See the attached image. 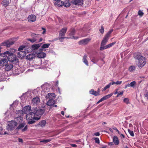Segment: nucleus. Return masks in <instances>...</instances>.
Wrapping results in <instances>:
<instances>
[{"label":"nucleus","instance_id":"obj_63","mask_svg":"<svg viewBox=\"0 0 148 148\" xmlns=\"http://www.w3.org/2000/svg\"><path fill=\"white\" fill-rule=\"evenodd\" d=\"M18 141L19 142H21L22 143L23 142V140L21 138H19L18 139Z\"/></svg>","mask_w":148,"mask_h":148},{"label":"nucleus","instance_id":"obj_50","mask_svg":"<svg viewBox=\"0 0 148 148\" xmlns=\"http://www.w3.org/2000/svg\"><path fill=\"white\" fill-rule=\"evenodd\" d=\"M27 126H25L24 128L23 129H21V130L22 132H24L27 129Z\"/></svg>","mask_w":148,"mask_h":148},{"label":"nucleus","instance_id":"obj_25","mask_svg":"<svg viewBox=\"0 0 148 148\" xmlns=\"http://www.w3.org/2000/svg\"><path fill=\"white\" fill-rule=\"evenodd\" d=\"M112 93H111L106 95L105 96L101 98L103 101L106 100L111 97L113 95Z\"/></svg>","mask_w":148,"mask_h":148},{"label":"nucleus","instance_id":"obj_57","mask_svg":"<svg viewBox=\"0 0 148 148\" xmlns=\"http://www.w3.org/2000/svg\"><path fill=\"white\" fill-rule=\"evenodd\" d=\"M95 135L97 136H98L100 135V134L99 132H97L95 133Z\"/></svg>","mask_w":148,"mask_h":148},{"label":"nucleus","instance_id":"obj_38","mask_svg":"<svg viewBox=\"0 0 148 148\" xmlns=\"http://www.w3.org/2000/svg\"><path fill=\"white\" fill-rule=\"evenodd\" d=\"M18 104V101H16L13 102V103L11 105V106L13 107L14 108L15 107H16V106H17Z\"/></svg>","mask_w":148,"mask_h":148},{"label":"nucleus","instance_id":"obj_44","mask_svg":"<svg viewBox=\"0 0 148 148\" xmlns=\"http://www.w3.org/2000/svg\"><path fill=\"white\" fill-rule=\"evenodd\" d=\"M100 32L103 34L104 32V29L103 26H101V28L99 29Z\"/></svg>","mask_w":148,"mask_h":148},{"label":"nucleus","instance_id":"obj_55","mask_svg":"<svg viewBox=\"0 0 148 148\" xmlns=\"http://www.w3.org/2000/svg\"><path fill=\"white\" fill-rule=\"evenodd\" d=\"M58 83H59V82H58V81H56L55 86L57 87H58Z\"/></svg>","mask_w":148,"mask_h":148},{"label":"nucleus","instance_id":"obj_62","mask_svg":"<svg viewBox=\"0 0 148 148\" xmlns=\"http://www.w3.org/2000/svg\"><path fill=\"white\" fill-rule=\"evenodd\" d=\"M42 29L44 30L42 32V34H44L46 31V29L43 28H42Z\"/></svg>","mask_w":148,"mask_h":148},{"label":"nucleus","instance_id":"obj_27","mask_svg":"<svg viewBox=\"0 0 148 148\" xmlns=\"http://www.w3.org/2000/svg\"><path fill=\"white\" fill-rule=\"evenodd\" d=\"M89 93L91 94L94 95L95 96L99 95L97 91H95L93 89H91L89 91Z\"/></svg>","mask_w":148,"mask_h":148},{"label":"nucleus","instance_id":"obj_47","mask_svg":"<svg viewBox=\"0 0 148 148\" xmlns=\"http://www.w3.org/2000/svg\"><path fill=\"white\" fill-rule=\"evenodd\" d=\"M25 46H22L18 48V50L22 51V50L23 49L25 48Z\"/></svg>","mask_w":148,"mask_h":148},{"label":"nucleus","instance_id":"obj_22","mask_svg":"<svg viewBox=\"0 0 148 148\" xmlns=\"http://www.w3.org/2000/svg\"><path fill=\"white\" fill-rule=\"evenodd\" d=\"M46 54L44 52H39L37 54V57L40 58H42L45 57Z\"/></svg>","mask_w":148,"mask_h":148},{"label":"nucleus","instance_id":"obj_40","mask_svg":"<svg viewBox=\"0 0 148 148\" xmlns=\"http://www.w3.org/2000/svg\"><path fill=\"white\" fill-rule=\"evenodd\" d=\"M112 32V29L110 30L109 32H108L106 34L105 36L109 38L110 36V34Z\"/></svg>","mask_w":148,"mask_h":148},{"label":"nucleus","instance_id":"obj_4","mask_svg":"<svg viewBox=\"0 0 148 148\" xmlns=\"http://www.w3.org/2000/svg\"><path fill=\"white\" fill-rule=\"evenodd\" d=\"M136 59L138 60L137 65L138 67H143L145 64L146 61L145 57L139 54L137 55Z\"/></svg>","mask_w":148,"mask_h":148},{"label":"nucleus","instance_id":"obj_16","mask_svg":"<svg viewBox=\"0 0 148 148\" xmlns=\"http://www.w3.org/2000/svg\"><path fill=\"white\" fill-rule=\"evenodd\" d=\"M75 30L74 29H71L70 30V32L69 34V35L72 36V37H71V38H74L75 39H77L78 38V37H77V38H75L74 36V35L75 34Z\"/></svg>","mask_w":148,"mask_h":148},{"label":"nucleus","instance_id":"obj_32","mask_svg":"<svg viewBox=\"0 0 148 148\" xmlns=\"http://www.w3.org/2000/svg\"><path fill=\"white\" fill-rule=\"evenodd\" d=\"M46 122L45 120H43L41 121L40 123V126L42 127H44L45 126Z\"/></svg>","mask_w":148,"mask_h":148},{"label":"nucleus","instance_id":"obj_51","mask_svg":"<svg viewBox=\"0 0 148 148\" xmlns=\"http://www.w3.org/2000/svg\"><path fill=\"white\" fill-rule=\"evenodd\" d=\"M30 121H29L28 123L29 124H31L34 123L35 122V121L32 120H29Z\"/></svg>","mask_w":148,"mask_h":148},{"label":"nucleus","instance_id":"obj_29","mask_svg":"<svg viewBox=\"0 0 148 148\" xmlns=\"http://www.w3.org/2000/svg\"><path fill=\"white\" fill-rule=\"evenodd\" d=\"M34 56L33 54H29L26 56V58L29 60L32 59L34 58Z\"/></svg>","mask_w":148,"mask_h":148},{"label":"nucleus","instance_id":"obj_59","mask_svg":"<svg viewBox=\"0 0 148 148\" xmlns=\"http://www.w3.org/2000/svg\"><path fill=\"white\" fill-rule=\"evenodd\" d=\"M103 101L102 100V99L101 98L98 101H97V104H98L99 103H100V102H102Z\"/></svg>","mask_w":148,"mask_h":148},{"label":"nucleus","instance_id":"obj_34","mask_svg":"<svg viewBox=\"0 0 148 148\" xmlns=\"http://www.w3.org/2000/svg\"><path fill=\"white\" fill-rule=\"evenodd\" d=\"M136 82L135 81H134L131 82L130 84H129L130 86L134 88V86L136 85Z\"/></svg>","mask_w":148,"mask_h":148},{"label":"nucleus","instance_id":"obj_64","mask_svg":"<svg viewBox=\"0 0 148 148\" xmlns=\"http://www.w3.org/2000/svg\"><path fill=\"white\" fill-rule=\"evenodd\" d=\"M128 87H130L129 84L125 85V88L126 89Z\"/></svg>","mask_w":148,"mask_h":148},{"label":"nucleus","instance_id":"obj_14","mask_svg":"<svg viewBox=\"0 0 148 148\" xmlns=\"http://www.w3.org/2000/svg\"><path fill=\"white\" fill-rule=\"evenodd\" d=\"M42 88L41 92L42 94L45 95L46 92V84H44L41 86Z\"/></svg>","mask_w":148,"mask_h":148},{"label":"nucleus","instance_id":"obj_52","mask_svg":"<svg viewBox=\"0 0 148 148\" xmlns=\"http://www.w3.org/2000/svg\"><path fill=\"white\" fill-rule=\"evenodd\" d=\"M42 49H43L44 48H46V44H44L42 46Z\"/></svg>","mask_w":148,"mask_h":148},{"label":"nucleus","instance_id":"obj_58","mask_svg":"<svg viewBox=\"0 0 148 148\" xmlns=\"http://www.w3.org/2000/svg\"><path fill=\"white\" fill-rule=\"evenodd\" d=\"M145 95V97L148 99V92H147Z\"/></svg>","mask_w":148,"mask_h":148},{"label":"nucleus","instance_id":"obj_41","mask_svg":"<svg viewBox=\"0 0 148 148\" xmlns=\"http://www.w3.org/2000/svg\"><path fill=\"white\" fill-rule=\"evenodd\" d=\"M116 43V42H114L110 44H109L108 45H107V46L108 47V48H109L111 47H112L113 45L115 44Z\"/></svg>","mask_w":148,"mask_h":148},{"label":"nucleus","instance_id":"obj_49","mask_svg":"<svg viewBox=\"0 0 148 148\" xmlns=\"http://www.w3.org/2000/svg\"><path fill=\"white\" fill-rule=\"evenodd\" d=\"M123 91L121 92H119V93L118 92V94L116 96V97H119V96L120 95H122L123 94Z\"/></svg>","mask_w":148,"mask_h":148},{"label":"nucleus","instance_id":"obj_60","mask_svg":"<svg viewBox=\"0 0 148 148\" xmlns=\"http://www.w3.org/2000/svg\"><path fill=\"white\" fill-rule=\"evenodd\" d=\"M100 89L99 88H98L97 89V92L98 93V94L99 95H100Z\"/></svg>","mask_w":148,"mask_h":148},{"label":"nucleus","instance_id":"obj_28","mask_svg":"<svg viewBox=\"0 0 148 148\" xmlns=\"http://www.w3.org/2000/svg\"><path fill=\"white\" fill-rule=\"evenodd\" d=\"M70 5V1H65V2H64V5L66 7H69Z\"/></svg>","mask_w":148,"mask_h":148},{"label":"nucleus","instance_id":"obj_33","mask_svg":"<svg viewBox=\"0 0 148 148\" xmlns=\"http://www.w3.org/2000/svg\"><path fill=\"white\" fill-rule=\"evenodd\" d=\"M16 119L19 123H21L23 121V118L21 116H18L16 117Z\"/></svg>","mask_w":148,"mask_h":148},{"label":"nucleus","instance_id":"obj_17","mask_svg":"<svg viewBox=\"0 0 148 148\" xmlns=\"http://www.w3.org/2000/svg\"><path fill=\"white\" fill-rule=\"evenodd\" d=\"M48 96L49 99H54L56 97L55 94L53 92L48 93Z\"/></svg>","mask_w":148,"mask_h":148},{"label":"nucleus","instance_id":"obj_53","mask_svg":"<svg viewBox=\"0 0 148 148\" xmlns=\"http://www.w3.org/2000/svg\"><path fill=\"white\" fill-rule=\"evenodd\" d=\"M103 46H101V47L100 48V50L102 51L104 49V48H103Z\"/></svg>","mask_w":148,"mask_h":148},{"label":"nucleus","instance_id":"obj_30","mask_svg":"<svg viewBox=\"0 0 148 148\" xmlns=\"http://www.w3.org/2000/svg\"><path fill=\"white\" fill-rule=\"evenodd\" d=\"M25 124V122L23 121L22 123L20 124L18 126L17 128L18 129H21V128L23 127Z\"/></svg>","mask_w":148,"mask_h":148},{"label":"nucleus","instance_id":"obj_15","mask_svg":"<svg viewBox=\"0 0 148 148\" xmlns=\"http://www.w3.org/2000/svg\"><path fill=\"white\" fill-rule=\"evenodd\" d=\"M109 38L105 36L101 43V46H104L108 42Z\"/></svg>","mask_w":148,"mask_h":148},{"label":"nucleus","instance_id":"obj_13","mask_svg":"<svg viewBox=\"0 0 148 148\" xmlns=\"http://www.w3.org/2000/svg\"><path fill=\"white\" fill-rule=\"evenodd\" d=\"M55 3V5H57L58 7H62L64 5V2L60 0H57Z\"/></svg>","mask_w":148,"mask_h":148},{"label":"nucleus","instance_id":"obj_6","mask_svg":"<svg viewBox=\"0 0 148 148\" xmlns=\"http://www.w3.org/2000/svg\"><path fill=\"white\" fill-rule=\"evenodd\" d=\"M17 125V122L12 120L9 122L8 126L7 127V129L8 130H12L16 127Z\"/></svg>","mask_w":148,"mask_h":148},{"label":"nucleus","instance_id":"obj_35","mask_svg":"<svg viewBox=\"0 0 148 148\" xmlns=\"http://www.w3.org/2000/svg\"><path fill=\"white\" fill-rule=\"evenodd\" d=\"M16 112V114H18L19 116H21V115H23V110H18V111H17Z\"/></svg>","mask_w":148,"mask_h":148},{"label":"nucleus","instance_id":"obj_61","mask_svg":"<svg viewBox=\"0 0 148 148\" xmlns=\"http://www.w3.org/2000/svg\"><path fill=\"white\" fill-rule=\"evenodd\" d=\"M53 53V51L52 50H50L49 51H48L47 52V53H51L52 54Z\"/></svg>","mask_w":148,"mask_h":148},{"label":"nucleus","instance_id":"obj_36","mask_svg":"<svg viewBox=\"0 0 148 148\" xmlns=\"http://www.w3.org/2000/svg\"><path fill=\"white\" fill-rule=\"evenodd\" d=\"M111 85V84L110 82L102 89V91H104L106 90L107 89L110 87Z\"/></svg>","mask_w":148,"mask_h":148},{"label":"nucleus","instance_id":"obj_9","mask_svg":"<svg viewBox=\"0 0 148 148\" xmlns=\"http://www.w3.org/2000/svg\"><path fill=\"white\" fill-rule=\"evenodd\" d=\"M91 40L89 38H85L82 40L79 41L78 43L79 45H86Z\"/></svg>","mask_w":148,"mask_h":148},{"label":"nucleus","instance_id":"obj_20","mask_svg":"<svg viewBox=\"0 0 148 148\" xmlns=\"http://www.w3.org/2000/svg\"><path fill=\"white\" fill-rule=\"evenodd\" d=\"M113 141L114 143L116 145H118L119 143V140L118 137L116 136H114L113 138Z\"/></svg>","mask_w":148,"mask_h":148},{"label":"nucleus","instance_id":"obj_21","mask_svg":"<svg viewBox=\"0 0 148 148\" xmlns=\"http://www.w3.org/2000/svg\"><path fill=\"white\" fill-rule=\"evenodd\" d=\"M1 3L3 6L6 7L9 4V0H3Z\"/></svg>","mask_w":148,"mask_h":148},{"label":"nucleus","instance_id":"obj_5","mask_svg":"<svg viewBox=\"0 0 148 148\" xmlns=\"http://www.w3.org/2000/svg\"><path fill=\"white\" fill-rule=\"evenodd\" d=\"M7 56L3 53L0 54V65L1 66H5L8 63V61L5 59Z\"/></svg>","mask_w":148,"mask_h":148},{"label":"nucleus","instance_id":"obj_8","mask_svg":"<svg viewBox=\"0 0 148 148\" xmlns=\"http://www.w3.org/2000/svg\"><path fill=\"white\" fill-rule=\"evenodd\" d=\"M72 4L78 6H82L83 4V0H72L71 1Z\"/></svg>","mask_w":148,"mask_h":148},{"label":"nucleus","instance_id":"obj_19","mask_svg":"<svg viewBox=\"0 0 148 148\" xmlns=\"http://www.w3.org/2000/svg\"><path fill=\"white\" fill-rule=\"evenodd\" d=\"M55 103V101L54 99H49V101L47 102V105L49 106H52Z\"/></svg>","mask_w":148,"mask_h":148},{"label":"nucleus","instance_id":"obj_3","mask_svg":"<svg viewBox=\"0 0 148 148\" xmlns=\"http://www.w3.org/2000/svg\"><path fill=\"white\" fill-rule=\"evenodd\" d=\"M32 103L34 105H36L38 106V107H36L38 108V110L43 108L44 109V112H45V106L46 105V103L42 102L41 103V105H39L38 104L40 103V99L39 97H36L34 98L32 100Z\"/></svg>","mask_w":148,"mask_h":148},{"label":"nucleus","instance_id":"obj_2","mask_svg":"<svg viewBox=\"0 0 148 148\" xmlns=\"http://www.w3.org/2000/svg\"><path fill=\"white\" fill-rule=\"evenodd\" d=\"M7 56L8 59L10 62L16 64L18 62V60L16 56L13 54V52L11 50H8L4 52V54Z\"/></svg>","mask_w":148,"mask_h":148},{"label":"nucleus","instance_id":"obj_42","mask_svg":"<svg viewBox=\"0 0 148 148\" xmlns=\"http://www.w3.org/2000/svg\"><path fill=\"white\" fill-rule=\"evenodd\" d=\"M128 131L129 133L130 134V135L132 137H134V132L133 131H131L130 130V129H128Z\"/></svg>","mask_w":148,"mask_h":148},{"label":"nucleus","instance_id":"obj_23","mask_svg":"<svg viewBox=\"0 0 148 148\" xmlns=\"http://www.w3.org/2000/svg\"><path fill=\"white\" fill-rule=\"evenodd\" d=\"M87 55H85L83 57V62L86 65H87V66H88V61L87 60Z\"/></svg>","mask_w":148,"mask_h":148},{"label":"nucleus","instance_id":"obj_43","mask_svg":"<svg viewBox=\"0 0 148 148\" xmlns=\"http://www.w3.org/2000/svg\"><path fill=\"white\" fill-rule=\"evenodd\" d=\"M123 102L127 104L129 103V99L127 98H125L123 99Z\"/></svg>","mask_w":148,"mask_h":148},{"label":"nucleus","instance_id":"obj_37","mask_svg":"<svg viewBox=\"0 0 148 148\" xmlns=\"http://www.w3.org/2000/svg\"><path fill=\"white\" fill-rule=\"evenodd\" d=\"M122 83V81H117L116 82H111V83L112 85L114 84H116V85H120Z\"/></svg>","mask_w":148,"mask_h":148},{"label":"nucleus","instance_id":"obj_31","mask_svg":"<svg viewBox=\"0 0 148 148\" xmlns=\"http://www.w3.org/2000/svg\"><path fill=\"white\" fill-rule=\"evenodd\" d=\"M21 54V58H22L26 56V52L23 51H20L19 52V54Z\"/></svg>","mask_w":148,"mask_h":148},{"label":"nucleus","instance_id":"obj_1","mask_svg":"<svg viewBox=\"0 0 148 148\" xmlns=\"http://www.w3.org/2000/svg\"><path fill=\"white\" fill-rule=\"evenodd\" d=\"M44 113V109L38 110L37 107L34 108L31 112L26 115V119L27 120L34 119L38 120Z\"/></svg>","mask_w":148,"mask_h":148},{"label":"nucleus","instance_id":"obj_39","mask_svg":"<svg viewBox=\"0 0 148 148\" xmlns=\"http://www.w3.org/2000/svg\"><path fill=\"white\" fill-rule=\"evenodd\" d=\"M135 67L134 66H131L129 68V70L130 72H132L135 69Z\"/></svg>","mask_w":148,"mask_h":148},{"label":"nucleus","instance_id":"obj_46","mask_svg":"<svg viewBox=\"0 0 148 148\" xmlns=\"http://www.w3.org/2000/svg\"><path fill=\"white\" fill-rule=\"evenodd\" d=\"M138 14L140 16H142L143 15L144 13L141 10H139L138 12Z\"/></svg>","mask_w":148,"mask_h":148},{"label":"nucleus","instance_id":"obj_54","mask_svg":"<svg viewBox=\"0 0 148 148\" xmlns=\"http://www.w3.org/2000/svg\"><path fill=\"white\" fill-rule=\"evenodd\" d=\"M119 89H116L115 90V92L114 93V95H116L117 94H118V91Z\"/></svg>","mask_w":148,"mask_h":148},{"label":"nucleus","instance_id":"obj_24","mask_svg":"<svg viewBox=\"0 0 148 148\" xmlns=\"http://www.w3.org/2000/svg\"><path fill=\"white\" fill-rule=\"evenodd\" d=\"M90 59L93 63H96L99 61L98 58L96 57H92L90 58Z\"/></svg>","mask_w":148,"mask_h":148},{"label":"nucleus","instance_id":"obj_48","mask_svg":"<svg viewBox=\"0 0 148 148\" xmlns=\"http://www.w3.org/2000/svg\"><path fill=\"white\" fill-rule=\"evenodd\" d=\"M95 143H99V138H95Z\"/></svg>","mask_w":148,"mask_h":148},{"label":"nucleus","instance_id":"obj_26","mask_svg":"<svg viewBox=\"0 0 148 148\" xmlns=\"http://www.w3.org/2000/svg\"><path fill=\"white\" fill-rule=\"evenodd\" d=\"M41 44H40L33 45L32 46V49L34 50L37 49L39 47H40Z\"/></svg>","mask_w":148,"mask_h":148},{"label":"nucleus","instance_id":"obj_56","mask_svg":"<svg viewBox=\"0 0 148 148\" xmlns=\"http://www.w3.org/2000/svg\"><path fill=\"white\" fill-rule=\"evenodd\" d=\"M114 143L113 142H110L108 143V145H109L112 146L114 145Z\"/></svg>","mask_w":148,"mask_h":148},{"label":"nucleus","instance_id":"obj_7","mask_svg":"<svg viewBox=\"0 0 148 148\" xmlns=\"http://www.w3.org/2000/svg\"><path fill=\"white\" fill-rule=\"evenodd\" d=\"M67 30V28L65 27L62 28L59 32V38L60 39L65 38L64 35Z\"/></svg>","mask_w":148,"mask_h":148},{"label":"nucleus","instance_id":"obj_12","mask_svg":"<svg viewBox=\"0 0 148 148\" xmlns=\"http://www.w3.org/2000/svg\"><path fill=\"white\" fill-rule=\"evenodd\" d=\"M14 42L12 41L11 40H9L3 42L2 44L4 46H6L8 47L11 45H12L14 43Z\"/></svg>","mask_w":148,"mask_h":148},{"label":"nucleus","instance_id":"obj_45","mask_svg":"<svg viewBox=\"0 0 148 148\" xmlns=\"http://www.w3.org/2000/svg\"><path fill=\"white\" fill-rule=\"evenodd\" d=\"M37 40L35 38H34L32 39H29L28 40L31 41L32 42H34L35 41H36Z\"/></svg>","mask_w":148,"mask_h":148},{"label":"nucleus","instance_id":"obj_10","mask_svg":"<svg viewBox=\"0 0 148 148\" xmlns=\"http://www.w3.org/2000/svg\"><path fill=\"white\" fill-rule=\"evenodd\" d=\"M36 17L34 15H30L28 17V21L29 22H33L36 20Z\"/></svg>","mask_w":148,"mask_h":148},{"label":"nucleus","instance_id":"obj_11","mask_svg":"<svg viewBox=\"0 0 148 148\" xmlns=\"http://www.w3.org/2000/svg\"><path fill=\"white\" fill-rule=\"evenodd\" d=\"M23 114H27L30 112L31 110V107L29 106H25L23 109Z\"/></svg>","mask_w":148,"mask_h":148},{"label":"nucleus","instance_id":"obj_18","mask_svg":"<svg viewBox=\"0 0 148 148\" xmlns=\"http://www.w3.org/2000/svg\"><path fill=\"white\" fill-rule=\"evenodd\" d=\"M13 65L12 64H8L5 66V70L6 71H10L13 68Z\"/></svg>","mask_w":148,"mask_h":148}]
</instances>
